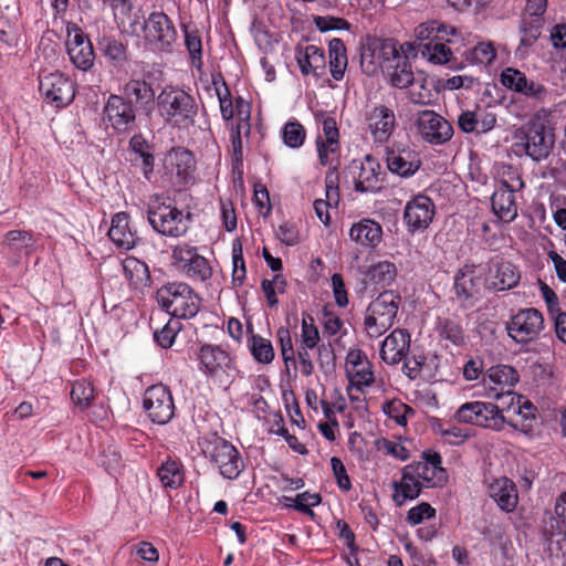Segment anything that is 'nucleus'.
Returning <instances> with one entry per match:
<instances>
[{"instance_id":"f257e3e1","label":"nucleus","mask_w":566,"mask_h":566,"mask_svg":"<svg viewBox=\"0 0 566 566\" xmlns=\"http://www.w3.org/2000/svg\"><path fill=\"white\" fill-rule=\"evenodd\" d=\"M157 105L165 120L178 128H188L195 124L198 106L195 98L176 86H166L157 96Z\"/></svg>"},{"instance_id":"f03ea898","label":"nucleus","mask_w":566,"mask_h":566,"mask_svg":"<svg viewBox=\"0 0 566 566\" xmlns=\"http://www.w3.org/2000/svg\"><path fill=\"white\" fill-rule=\"evenodd\" d=\"M513 145L516 154L524 153L535 161L548 157L554 146V135L548 133L544 123L532 119L516 129Z\"/></svg>"},{"instance_id":"7ed1b4c3","label":"nucleus","mask_w":566,"mask_h":566,"mask_svg":"<svg viewBox=\"0 0 566 566\" xmlns=\"http://www.w3.org/2000/svg\"><path fill=\"white\" fill-rule=\"evenodd\" d=\"M157 301L170 315L193 317L200 308V297L185 283H169L157 291Z\"/></svg>"},{"instance_id":"20e7f679","label":"nucleus","mask_w":566,"mask_h":566,"mask_svg":"<svg viewBox=\"0 0 566 566\" xmlns=\"http://www.w3.org/2000/svg\"><path fill=\"white\" fill-rule=\"evenodd\" d=\"M148 221L154 230L164 235L180 237L188 230L182 211L165 203L149 208Z\"/></svg>"},{"instance_id":"39448f33","label":"nucleus","mask_w":566,"mask_h":566,"mask_svg":"<svg viewBox=\"0 0 566 566\" xmlns=\"http://www.w3.org/2000/svg\"><path fill=\"white\" fill-rule=\"evenodd\" d=\"M397 42L392 39L374 38L361 48L360 60L361 65L369 64L367 72H374L377 66L390 69V62L400 57Z\"/></svg>"},{"instance_id":"423d86ee","label":"nucleus","mask_w":566,"mask_h":566,"mask_svg":"<svg viewBox=\"0 0 566 566\" xmlns=\"http://www.w3.org/2000/svg\"><path fill=\"white\" fill-rule=\"evenodd\" d=\"M543 327L542 313L536 308H525L512 316L506 329L516 343H528L539 335Z\"/></svg>"},{"instance_id":"0eeeda50","label":"nucleus","mask_w":566,"mask_h":566,"mask_svg":"<svg viewBox=\"0 0 566 566\" xmlns=\"http://www.w3.org/2000/svg\"><path fill=\"white\" fill-rule=\"evenodd\" d=\"M143 403L148 417L155 423L165 424L174 417L172 396L169 389L161 384L146 389Z\"/></svg>"},{"instance_id":"6e6552de","label":"nucleus","mask_w":566,"mask_h":566,"mask_svg":"<svg viewBox=\"0 0 566 566\" xmlns=\"http://www.w3.org/2000/svg\"><path fill=\"white\" fill-rule=\"evenodd\" d=\"M40 91L56 107L70 104L75 95L74 85L69 77L60 72L41 74Z\"/></svg>"},{"instance_id":"1a4fd4ad","label":"nucleus","mask_w":566,"mask_h":566,"mask_svg":"<svg viewBox=\"0 0 566 566\" xmlns=\"http://www.w3.org/2000/svg\"><path fill=\"white\" fill-rule=\"evenodd\" d=\"M417 129L422 139L432 145H442L453 135L451 124L433 111H423L419 114Z\"/></svg>"},{"instance_id":"9d476101","label":"nucleus","mask_w":566,"mask_h":566,"mask_svg":"<svg viewBox=\"0 0 566 566\" xmlns=\"http://www.w3.org/2000/svg\"><path fill=\"white\" fill-rule=\"evenodd\" d=\"M165 168L175 186H185L195 179V159L187 149H171L166 157Z\"/></svg>"},{"instance_id":"9b49d317","label":"nucleus","mask_w":566,"mask_h":566,"mask_svg":"<svg viewBox=\"0 0 566 566\" xmlns=\"http://www.w3.org/2000/svg\"><path fill=\"white\" fill-rule=\"evenodd\" d=\"M210 457L227 479H235L243 469L239 451L223 439L216 440Z\"/></svg>"},{"instance_id":"f8f14e48","label":"nucleus","mask_w":566,"mask_h":566,"mask_svg":"<svg viewBox=\"0 0 566 566\" xmlns=\"http://www.w3.org/2000/svg\"><path fill=\"white\" fill-rule=\"evenodd\" d=\"M433 216L434 205L427 196H416L405 207L403 219L412 232L427 229Z\"/></svg>"},{"instance_id":"ddd939ff","label":"nucleus","mask_w":566,"mask_h":566,"mask_svg":"<svg viewBox=\"0 0 566 566\" xmlns=\"http://www.w3.org/2000/svg\"><path fill=\"white\" fill-rule=\"evenodd\" d=\"M144 28L149 41L155 42L161 50L170 48L176 40L175 28L164 12L150 13Z\"/></svg>"},{"instance_id":"4468645a","label":"nucleus","mask_w":566,"mask_h":566,"mask_svg":"<svg viewBox=\"0 0 566 566\" xmlns=\"http://www.w3.org/2000/svg\"><path fill=\"white\" fill-rule=\"evenodd\" d=\"M111 125L118 132H127L135 124V112L130 102L119 95H111L104 107Z\"/></svg>"},{"instance_id":"2eb2a0df","label":"nucleus","mask_w":566,"mask_h":566,"mask_svg":"<svg viewBox=\"0 0 566 566\" xmlns=\"http://www.w3.org/2000/svg\"><path fill=\"white\" fill-rule=\"evenodd\" d=\"M410 349V334L406 329L392 331L382 342L380 357L388 365H396L407 357Z\"/></svg>"},{"instance_id":"dca6fc26","label":"nucleus","mask_w":566,"mask_h":566,"mask_svg":"<svg viewBox=\"0 0 566 566\" xmlns=\"http://www.w3.org/2000/svg\"><path fill=\"white\" fill-rule=\"evenodd\" d=\"M375 142L386 143L396 127V116L391 108L375 106L366 116Z\"/></svg>"},{"instance_id":"f3484780","label":"nucleus","mask_w":566,"mask_h":566,"mask_svg":"<svg viewBox=\"0 0 566 566\" xmlns=\"http://www.w3.org/2000/svg\"><path fill=\"white\" fill-rule=\"evenodd\" d=\"M66 45L67 54L77 69L87 71L93 66L95 59L93 45L80 28H75V33Z\"/></svg>"},{"instance_id":"a211bd4d","label":"nucleus","mask_w":566,"mask_h":566,"mask_svg":"<svg viewBox=\"0 0 566 566\" xmlns=\"http://www.w3.org/2000/svg\"><path fill=\"white\" fill-rule=\"evenodd\" d=\"M493 212L504 222L513 221L517 216L515 195L507 181H502L491 198Z\"/></svg>"},{"instance_id":"6ab92c4d","label":"nucleus","mask_w":566,"mask_h":566,"mask_svg":"<svg viewBox=\"0 0 566 566\" xmlns=\"http://www.w3.org/2000/svg\"><path fill=\"white\" fill-rule=\"evenodd\" d=\"M420 165L418 154L411 149L402 148L387 151V167L398 176H411L419 169Z\"/></svg>"},{"instance_id":"aec40b11","label":"nucleus","mask_w":566,"mask_h":566,"mask_svg":"<svg viewBox=\"0 0 566 566\" xmlns=\"http://www.w3.org/2000/svg\"><path fill=\"white\" fill-rule=\"evenodd\" d=\"M381 166L371 156H366L360 164V171L355 182V190L359 192H375L381 189Z\"/></svg>"},{"instance_id":"412c9836","label":"nucleus","mask_w":566,"mask_h":566,"mask_svg":"<svg viewBox=\"0 0 566 566\" xmlns=\"http://www.w3.org/2000/svg\"><path fill=\"white\" fill-rule=\"evenodd\" d=\"M130 163L143 169L144 176L149 180L154 170V155L147 140L139 134L134 135L129 140Z\"/></svg>"},{"instance_id":"4be33fe9","label":"nucleus","mask_w":566,"mask_h":566,"mask_svg":"<svg viewBox=\"0 0 566 566\" xmlns=\"http://www.w3.org/2000/svg\"><path fill=\"white\" fill-rule=\"evenodd\" d=\"M489 494L505 512H512L516 507L518 499L516 486L507 478L494 480L489 486Z\"/></svg>"},{"instance_id":"5701e85b","label":"nucleus","mask_w":566,"mask_h":566,"mask_svg":"<svg viewBox=\"0 0 566 566\" xmlns=\"http://www.w3.org/2000/svg\"><path fill=\"white\" fill-rule=\"evenodd\" d=\"M336 167L333 168L332 171L326 174L325 184H326V199H316L314 201V210L317 218L327 226L331 221L328 209L332 206H337L339 202V193H338V176L335 174Z\"/></svg>"},{"instance_id":"b1692460","label":"nucleus","mask_w":566,"mask_h":566,"mask_svg":"<svg viewBox=\"0 0 566 566\" xmlns=\"http://www.w3.org/2000/svg\"><path fill=\"white\" fill-rule=\"evenodd\" d=\"M400 300V296L394 291H384L369 304L367 311L378 319L384 317L386 323L392 325L398 313Z\"/></svg>"},{"instance_id":"393cba45","label":"nucleus","mask_w":566,"mask_h":566,"mask_svg":"<svg viewBox=\"0 0 566 566\" xmlns=\"http://www.w3.org/2000/svg\"><path fill=\"white\" fill-rule=\"evenodd\" d=\"M108 237L117 248L126 251L133 249L138 240L128 228V214L125 212H118L113 217Z\"/></svg>"},{"instance_id":"a878e982","label":"nucleus","mask_w":566,"mask_h":566,"mask_svg":"<svg viewBox=\"0 0 566 566\" xmlns=\"http://www.w3.org/2000/svg\"><path fill=\"white\" fill-rule=\"evenodd\" d=\"M494 270H490L492 275V286L497 291H505L515 287L521 279L516 266L509 261H496Z\"/></svg>"},{"instance_id":"bb28decb","label":"nucleus","mask_w":566,"mask_h":566,"mask_svg":"<svg viewBox=\"0 0 566 566\" xmlns=\"http://www.w3.org/2000/svg\"><path fill=\"white\" fill-rule=\"evenodd\" d=\"M349 237L365 247H376L382 237L381 226L370 219H364L350 228Z\"/></svg>"},{"instance_id":"cd10ccee","label":"nucleus","mask_w":566,"mask_h":566,"mask_svg":"<svg viewBox=\"0 0 566 566\" xmlns=\"http://www.w3.org/2000/svg\"><path fill=\"white\" fill-rule=\"evenodd\" d=\"M124 96L130 104L134 102L149 112L153 108L155 92L144 80H129L124 86Z\"/></svg>"},{"instance_id":"c85d7f7f","label":"nucleus","mask_w":566,"mask_h":566,"mask_svg":"<svg viewBox=\"0 0 566 566\" xmlns=\"http://www.w3.org/2000/svg\"><path fill=\"white\" fill-rule=\"evenodd\" d=\"M454 293L461 301L472 298L479 293V277L474 274L473 266L465 265L454 276Z\"/></svg>"},{"instance_id":"c756f323","label":"nucleus","mask_w":566,"mask_h":566,"mask_svg":"<svg viewBox=\"0 0 566 566\" xmlns=\"http://www.w3.org/2000/svg\"><path fill=\"white\" fill-rule=\"evenodd\" d=\"M455 32L454 28L448 31V28L443 24L437 25L436 22L420 24L415 30V42L412 44H407L410 49H416L419 52H422L427 42H432L433 39L437 40L440 35L450 33L453 34Z\"/></svg>"},{"instance_id":"7c9ffc66","label":"nucleus","mask_w":566,"mask_h":566,"mask_svg":"<svg viewBox=\"0 0 566 566\" xmlns=\"http://www.w3.org/2000/svg\"><path fill=\"white\" fill-rule=\"evenodd\" d=\"M407 467V475L413 474L419 480L432 483L433 486L442 484L447 481V474L442 467H430L428 462H413Z\"/></svg>"},{"instance_id":"2f4dec72","label":"nucleus","mask_w":566,"mask_h":566,"mask_svg":"<svg viewBox=\"0 0 566 566\" xmlns=\"http://www.w3.org/2000/svg\"><path fill=\"white\" fill-rule=\"evenodd\" d=\"M2 244L9 251L29 255L34 249L35 238L30 231L11 230L6 234Z\"/></svg>"},{"instance_id":"473e14b6","label":"nucleus","mask_w":566,"mask_h":566,"mask_svg":"<svg viewBox=\"0 0 566 566\" xmlns=\"http://www.w3.org/2000/svg\"><path fill=\"white\" fill-rule=\"evenodd\" d=\"M394 486L396 490V494L394 499L397 501L398 505H401L405 500H413L421 492V483L418 478L413 474L407 475V467L402 470V478L400 482H394Z\"/></svg>"},{"instance_id":"72a5a7b5","label":"nucleus","mask_w":566,"mask_h":566,"mask_svg":"<svg viewBox=\"0 0 566 566\" xmlns=\"http://www.w3.org/2000/svg\"><path fill=\"white\" fill-rule=\"evenodd\" d=\"M329 52V69L332 76L339 81L344 76L345 69L347 66V55L344 42L335 38L328 43Z\"/></svg>"},{"instance_id":"f704fd0d","label":"nucleus","mask_w":566,"mask_h":566,"mask_svg":"<svg viewBox=\"0 0 566 566\" xmlns=\"http://www.w3.org/2000/svg\"><path fill=\"white\" fill-rule=\"evenodd\" d=\"M396 273L397 270L394 263L378 262L368 269L365 280L369 284L386 286L394 281Z\"/></svg>"},{"instance_id":"c9c22d12","label":"nucleus","mask_w":566,"mask_h":566,"mask_svg":"<svg viewBox=\"0 0 566 566\" xmlns=\"http://www.w3.org/2000/svg\"><path fill=\"white\" fill-rule=\"evenodd\" d=\"M475 418L476 420L473 421V424L494 430L502 429L505 422L499 406L491 402H483V407L480 412H476Z\"/></svg>"},{"instance_id":"e433bc0d","label":"nucleus","mask_w":566,"mask_h":566,"mask_svg":"<svg viewBox=\"0 0 566 566\" xmlns=\"http://www.w3.org/2000/svg\"><path fill=\"white\" fill-rule=\"evenodd\" d=\"M199 360L207 373L214 374L227 364L228 355L219 347L206 345L200 349Z\"/></svg>"},{"instance_id":"4c0bfd02","label":"nucleus","mask_w":566,"mask_h":566,"mask_svg":"<svg viewBox=\"0 0 566 566\" xmlns=\"http://www.w3.org/2000/svg\"><path fill=\"white\" fill-rule=\"evenodd\" d=\"M543 27V18H528V15H523L520 24V31L522 32L520 49L522 46H532L541 36Z\"/></svg>"},{"instance_id":"58836bf2","label":"nucleus","mask_w":566,"mask_h":566,"mask_svg":"<svg viewBox=\"0 0 566 566\" xmlns=\"http://www.w3.org/2000/svg\"><path fill=\"white\" fill-rule=\"evenodd\" d=\"M447 35L442 34L437 40L433 39L432 42H427L424 49H422L421 54L427 57L430 62L436 64H444L451 61L452 51L444 43V38Z\"/></svg>"},{"instance_id":"ea45409f","label":"nucleus","mask_w":566,"mask_h":566,"mask_svg":"<svg viewBox=\"0 0 566 566\" xmlns=\"http://www.w3.org/2000/svg\"><path fill=\"white\" fill-rule=\"evenodd\" d=\"M438 332L442 339L449 340L454 346H462L465 343L464 331L454 319L440 318Z\"/></svg>"},{"instance_id":"a19ab883","label":"nucleus","mask_w":566,"mask_h":566,"mask_svg":"<svg viewBox=\"0 0 566 566\" xmlns=\"http://www.w3.org/2000/svg\"><path fill=\"white\" fill-rule=\"evenodd\" d=\"M394 71L390 73V82L395 87L406 88L413 83V73L411 70V63L407 55L400 56L397 60V64Z\"/></svg>"},{"instance_id":"79ce46f5","label":"nucleus","mask_w":566,"mask_h":566,"mask_svg":"<svg viewBox=\"0 0 566 566\" xmlns=\"http://www.w3.org/2000/svg\"><path fill=\"white\" fill-rule=\"evenodd\" d=\"M99 44L104 55L113 65L122 66L127 61V50L122 42L115 39L104 38Z\"/></svg>"},{"instance_id":"37998d69","label":"nucleus","mask_w":566,"mask_h":566,"mask_svg":"<svg viewBox=\"0 0 566 566\" xmlns=\"http://www.w3.org/2000/svg\"><path fill=\"white\" fill-rule=\"evenodd\" d=\"M71 399L81 409H86L91 406L94 399V388L92 384L85 379L76 380L72 385Z\"/></svg>"},{"instance_id":"c03bdc74","label":"nucleus","mask_w":566,"mask_h":566,"mask_svg":"<svg viewBox=\"0 0 566 566\" xmlns=\"http://www.w3.org/2000/svg\"><path fill=\"white\" fill-rule=\"evenodd\" d=\"M180 463L168 460L158 469V476L165 486L177 488L184 481V473Z\"/></svg>"},{"instance_id":"a18cd8bd","label":"nucleus","mask_w":566,"mask_h":566,"mask_svg":"<svg viewBox=\"0 0 566 566\" xmlns=\"http://www.w3.org/2000/svg\"><path fill=\"white\" fill-rule=\"evenodd\" d=\"M181 271L193 281L205 282L212 275L209 262L201 255L196 256L191 262L186 263Z\"/></svg>"},{"instance_id":"49530a36","label":"nucleus","mask_w":566,"mask_h":566,"mask_svg":"<svg viewBox=\"0 0 566 566\" xmlns=\"http://www.w3.org/2000/svg\"><path fill=\"white\" fill-rule=\"evenodd\" d=\"M250 350L254 359L262 364H270L274 358V350L271 342L259 335L250 339Z\"/></svg>"},{"instance_id":"de8ad7c7","label":"nucleus","mask_w":566,"mask_h":566,"mask_svg":"<svg viewBox=\"0 0 566 566\" xmlns=\"http://www.w3.org/2000/svg\"><path fill=\"white\" fill-rule=\"evenodd\" d=\"M488 378L493 384L513 386L518 381V374L512 366L497 365L489 369Z\"/></svg>"},{"instance_id":"09e8293b","label":"nucleus","mask_w":566,"mask_h":566,"mask_svg":"<svg viewBox=\"0 0 566 566\" xmlns=\"http://www.w3.org/2000/svg\"><path fill=\"white\" fill-rule=\"evenodd\" d=\"M347 377L353 386L361 390L365 386H370L374 382V374L371 371V364L368 361L367 367H347Z\"/></svg>"},{"instance_id":"8fccbe9b","label":"nucleus","mask_w":566,"mask_h":566,"mask_svg":"<svg viewBox=\"0 0 566 566\" xmlns=\"http://www.w3.org/2000/svg\"><path fill=\"white\" fill-rule=\"evenodd\" d=\"M496 57V51L491 42H480L467 53V59L473 63L491 64Z\"/></svg>"},{"instance_id":"3c124183","label":"nucleus","mask_w":566,"mask_h":566,"mask_svg":"<svg viewBox=\"0 0 566 566\" xmlns=\"http://www.w3.org/2000/svg\"><path fill=\"white\" fill-rule=\"evenodd\" d=\"M384 412L400 426H405L407 423V416L409 413H415L411 407L397 399L387 401L384 405Z\"/></svg>"},{"instance_id":"603ef678","label":"nucleus","mask_w":566,"mask_h":566,"mask_svg":"<svg viewBox=\"0 0 566 566\" xmlns=\"http://www.w3.org/2000/svg\"><path fill=\"white\" fill-rule=\"evenodd\" d=\"M285 502H295L294 507L310 516H314V512L312 511V506H315L321 503V495L316 493H308L304 492L301 494H297L296 497L293 500L292 497L284 496ZM287 506H291L290 503H286Z\"/></svg>"},{"instance_id":"864d4df0","label":"nucleus","mask_w":566,"mask_h":566,"mask_svg":"<svg viewBox=\"0 0 566 566\" xmlns=\"http://www.w3.org/2000/svg\"><path fill=\"white\" fill-rule=\"evenodd\" d=\"M526 76L518 70L507 67L501 74V83L509 90L521 93L526 86Z\"/></svg>"},{"instance_id":"5fc2aeb1","label":"nucleus","mask_w":566,"mask_h":566,"mask_svg":"<svg viewBox=\"0 0 566 566\" xmlns=\"http://www.w3.org/2000/svg\"><path fill=\"white\" fill-rule=\"evenodd\" d=\"M283 139L289 147H300L301 145H303L305 139L304 127L296 122L287 123L283 129Z\"/></svg>"},{"instance_id":"6e6d98bb","label":"nucleus","mask_w":566,"mask_h":566,"mask_svg":"<svg viewBox=\"0 0 566 566\" xmlns=\"http://www.w3.org/2000/svg\"><path fill=\"white\" fill-rule=\"evenodd\" d=\"M302 338L306 348L313 349L317 346L319 340V333L313 324V318L310 315L303 316L302 319Z\"/></svg>"},{"instance_id":"4d7b16f0","label":"nucleus","mask_w":566,"mask_h":566,"mask_svg":"<svg viewBox=\"0 0 566 566\" xmlns=\"http://www.w3.org/2000/svg\"><path fill=\"white\" fill-rule=\"evenodd\" d=\"M378 319L375 315L367 311L365 317V331L370 338H377L387 332L392 325L385 322V318Z\"/></svg>"},{"instance_id":"13d9d810","label":"nucleus","mask_w":566,"mask_h":566,"mask_svg":"<svg viewBox=\"0 0 566 566\" xmlns=\"http://www.w3.org/2000/svg\"><path fill=\"white\" fill-rule=\"evenodd\" d=\"M180 329L178 322H168L160 331L155 332V339L163 348H169Z\"/></svg>"},{"instance_id":"bf43d9fd","label":"nucleus","mask_w":566,"mask_h":566,"mask_svg":"<svg viewBox=\"0 0 566 566\" xmlns=\"http://www.w3.org/2000/svg\"><path fill=\"white\" fill-rule=\"evenodd\" d=\"M245 277V265L242 255V245L239 241L233 243V273L232 280L234 284H242Z\"/></svg>"},{"instance_id":"052dcab7","label":"nucleus","mask_w":566,"mask_h":566,"mask_svg":"<svg viewBox=\"0 0 566 566\" xmlns=\"http://www.w3.org/2000/svg\"><path fill=\"white\" fill-rule=\"evenodd\" d=\"M482 407V401L467 402L458 409L454 417L459 422L473 424V421L476 420L475 415L480 412Z\"/></svg>"},{"instance_id":"680f3d73","label":"nucleus","mask_w":566,"mask_h":566,"mask_svg":"<svg viewBox=\"0 0 566 566\" xmlns=\"http://www.w3.org/2000/svg\"><path fill=\"white\" fill-rule=\"evenodd\" d=\"M436 514V510L429 503H421L409 510L407 520L409 523L416 525L426 518H431Z\"/></svg>"},{"instance_id":"e2e57ef3","label":"nucleus","mask_w":566,"mask_h":566,"mask_svg":"<svg viewBox=\"0 0 566 566\" xmlns=\"http://www.w3.org/2000/svg\"><path fill=\"white\" fill-rule=\"evenodd\" d=\"M199 254L197 253L196 249L187 244L177 245L172 251V259L179 270H181L186 263L191 262Z\"/></svg>"},{"instance_id":"0e129e2a","label":"nucleus","mask_w":566,"mask_h":566,"mask_svg":"<svg viewBox=\"0 0 566 566\" xmlns=\"http://www.w3.org/2000/svg\"><path fill=\"white\" fill-rule=\"evenodd\" d=\"M331 464L337 481V485L344 491H349L352 484L342 460L336 457H333L331 459Z\"/></svg>"},{"instance_id":"69168bd1","label":"nucleus","mask_w":566,"mask_h":566,"mask_svg":"<svg viewBox=\"0 0 566 566\" xmlns=\"http://www.w3.org/2000/svg\"><path fill=\"white\" fill-rule=\"evenodd\" d=\"M323 134H324V142L328 143V146L332 150L335 147H339V133L336 125V120L332 117H326L323 120Z\"/></svg>"},{"instance_id":"338daca9","label":"nucleus","mask_w":566,"mask_h":566,"mask_svg":"<svg viewBox=\"0 0 566 566\" xmlns=\"http://www.w3.org/2000/svg\"><path fill=\"white\" fill-rule=\"evenodd\" d=\"M314 22L316 28L322 32L348 28L347 21L342 18L315 17Z\"/></svg>"},{"instance_id":"774afa93","label":"nucleus","mask_w":566,"mask_h":566,"mask_svg":"<svg viewBox=\"0 0 566 566\" xmlns=\"http://www.w3.org/2000/svg\"><path fill=\"white\" fill-rule=\"evenodd\" d=\"M332 285L336 304L345 307L348 304V297L342 274L334 273L332 275Z\"/></svg>"}]
</instances>
